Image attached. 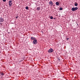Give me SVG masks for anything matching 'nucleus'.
Returning a JSON list of instances; mask_svg holds the SVG:
<instances>
[{
	"label": "nucleus",
	"mask_w": 80,
	"mask_h": 80,
	"mask_svg": "<svg viewBox=\"0 0 80 80\" xmlns=\"http://www.w3.org/2000/svg\"><path fill=\"white\" fill-rule=\"evenodd\" d=\"M78 7H73L71 8V10L72 12H75L76 10H78Z\"/></svg>",
	"instance_id": "f257e3e1"
},
{
	"label": "nucleus",
	"mask_w": 80,
	"mask_h": 80,
	"mask_svg": "<svg viewBox=\"0 0 80 80\" xmlns=\"http://www.w3.org/2000/svg\"><path fill=\"white\" fill-rule=\"evenodd\" d=\"M9 7H11L12 5H13V3H12V1H9Z\"/></svg>",
	"instance_id": "f03ea898"
},
{
	"label": "nucleus",
	"mask_w": 80,
	"mask_h": 80,
	"mask_svg": "<svg viewBox=\"0 0 80 80\" xmlns=\"http://www.w3.org/2000/svg\"><path fill=\"white\" fill-rule=\"evenodd\" d=\"M53 52V49L52 48H51L48 51V53H52Z\"/></svg>",
	"instance_id": "7ed1b4c3"
},
{
	"label": "nucleus",
	"mask_w": 80,
	"mask_h": 80,
	"mask_svg": "<svg viewBox=\"0 0 80 80\" xmlns=\"http://www.w3.org/2000/svg\"><path fill=\"white\" fill-rule=\"evenodd\" d=\"M33 43L35 45L37 43V40H34L33 41Z\"/></svg>",
	"instance_id": "20e7f679"
},
{
	"label": "nucleus",
	"mask_w": 80,
	"mask_h": 80,
	"mask_svg": "<svg viewBox=\"0 0 80 80\" xmlns=\"http://www.w3.org/2000/svg\"><path fill=\"white\" fill-rule=\"evenodd\" d=\"M49 5H50L51 6H52V5H53V2H52V1H50L49 2Z\"/></svg>",
	"instance_id": "39448f33"
},
{
	"label": "nucleus",
	"mask_w": 80,
	"mask_h": 80,
	"mask_svg": "<svg viewBox=\"0 0 80 80\" xmlns=\"http://www.w3.org/2000/svg\"><path fill=\"white\" fill-rule=\"evenodd\" d=\"M4 21V19L3 18H0V22H2Z\"/></svg>",
	"instance_id": "423d86ee"
},
{
	"label": "nucleus",
	"mask_w": 80,
	"mask_h": 80,
	"mask_svg": "<svg viewBox=\"0 0 80 80\" xmlns=\"http://www.w3.org/2000/svg\"><path fill=\"white\" fill-rule=\"evenodd\" d=\"M56 5L57 6H58V5H59V2H56Z\"/></svg>",
	"instance_id": "0eeeda50"
},
{
	"label": "nucleus",
	"mask_w": 80,
	"mask_h": 80,
	"mask_svg": "<svg viewBox=\"0 0 80 80\" xmlns=\"http://www.w3.org/2000/svg\"><path fill=\"white\" fill-rule=\"evenodd\" d=\"M74 5L76 7H77V6H78V3H77V2H76L75 3H74Z\"/></svg>",
	"instance_id": "6e6552de"
},
{
	"label": "nucleus",
	"mask_w": 80,
	"mask_h": 80,
	"mask_svg": "<svg viewBox=\"0 0 80 80\" xmlns=\"http://www.w3.org/2000/svg\"><path fill=\"white\" fill-rule=\"evenodd\" d=\"M31 40H35L36 39V38L35 37H31Z\"/></svg>",
	"instance_id": "1a4fd4ad"
},
{
	"label": "nucleus",
	"mask_w": 80,
	"mask_h": 80,
	"mask_svg": "<svg viewBox=\"0 0 80 80\" xmlns=\"http://www.w3.org/2000/svg\"><path fill=\"white\" fill-rule=\"evenodd\" d=\"M37 10H40V7H38L37 8Z\"/></svg>",
	"instance_id": "9d476101"
},
{
	"label": "nucleus",
	"mask_w": 80,
	"mask_h": 80,
	"mask_svg": "<svg viewBox=\"0 0 80 80\" xmlns=\"http://www.w3.org/2000/svg\"><path fill=\"white\" fill-rule=\"evenodd\" d=\"M53 16H51L50 17V19H53Z\"/></svg>",
	"instance_id": "9b49d317"
},
{
	"label": "nucleus",
	"mask_w": 80,
	"mask_h": 80,
	"mask_svg": "<svg viewBox=\"0 0 80 80\" xmlns=\"http://www.w3.org/2000/svg\"><path fill=\"white\" fill-rule=\"evenodd\" d=\"M26 10H28V7L27 6L26 7Z\"/></svg>",
	"instance_id": "f8f14e48"
},
{
	"label": "nucleus",
	"mask_w": 80,
	"mask_h": 80,
	"mask_svg": "<svg viewBox=\"0 0 80 80\" xmlns=\"http://www.w3.org/2000/svg\"><path fill=\"white\" fill-rule=\"evenodd\" d=\"M60 10H63V8H60Z\"/></svg>",
	"instance_id": "ddd939ff"
},
{
	"label": "nucleus",
	"mask_w": 80,
	"mask_h": 80,
	"mask_svg": "<svg viewBox=\"0 0 80 80\" xmlns=\"http://www.w3.org/2000/svg\"><path fill=\"white\" fill-rule=\"evenodd\" d=\"M1 75H2V76H3V75H4V73H1Z\"/></svg>",
	"instance_id": "4468645a"
},
{
	"label": "nucleus",
	"mask_w": 80,
	"mask_h": 80,
	"mask_svg": "<svg viewBox=\"0 0 80 80\" xmlns=\"http://www.w3.org/2000/svg\"><path fill=\"white\" fill-rule=\"evenodd\" d=\"M58 59L59 61H60V58H58Z\"/></svg>",
	"instance_id": "2eb2a0df"
},
{
	"label": "nucleus",
	"mask_w": 80,
	"mask_h": 80,
	"mask_svg": "<svg viewBox=\"0 0 80 80\" xmlns=\"http://www.w3.org/2000/svg\"><path fill=\"white\" fill-rule=\"evenodd\" d=\"M69 39H70L69 38H68L66 39V40H68Z\"/></svg>",
	"instance_id": "dca6fc26"
},
{
	"label": "nucleus",
	"mask_w": 80,
	"mask_h": 80,
	"mask_svg": "<svg viewBox=\"0 0 80 80\" xmlns=\"http://www.w3.org/2000/svg\"><path fill=\"white\" fill-rule=\"evenodd\" d=\"M3 2H6V0H3Z\"/></svg>",
	"instance_id": "f3484780"
},
{
	"label": "nucleus",
	"mask_w": 80,
	"mask_h": 80,
	"mask_svg": "<svg viewBox=\"0 0 80 80\" xmlns=\"http://www.w3.org/2000/svg\"><path fill=\"white\" fill-rule=\"evenodd\" d=\"M18 17H16V18H18Z\"/></svg>",
	"instance_id": "a211bd4d"
}]
</instances>
